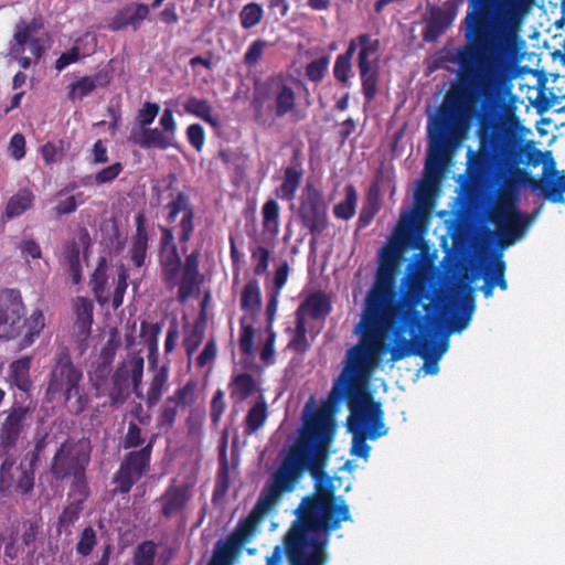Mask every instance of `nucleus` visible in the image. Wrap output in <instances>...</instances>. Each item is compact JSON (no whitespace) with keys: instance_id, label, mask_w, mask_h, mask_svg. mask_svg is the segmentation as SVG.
<instances>
[{"instance_id":"obj_41","label":"nucleus","mask_w":565,"mask_h":565,"mask_svg":"<svg viewBox=\"0 0 565 565\" xmlns=\"http://www.w3.org/2000/svg\"><path fill=\"white\" fill-rule=\"evenodd\" d=\"M264 234L268 237L276 236L279 231V205L276 201L269 200L263 207Z\"/></svg>"},{"instance_id":"obj_7","label":"nucleus","mask_w":565,"mask_h":565,"mask_svg":"<svg viewBox=\"0 0 565 565\" xmlns=\"http://www.w3.org/2000/svg\"><path fill=\"white\" fill-rule=\"evenodd\" d=\"M348 407L350 415L347 419V427L352 434L351 454L366 459L371 451L366 440H376L388 431L384 424L382 405L372 396H365L359 404L350 403Z\"/></svg>"},{"instance_id":"obj_56","label":"nucleus","mask_w":565,"mask_h":565,"mask_svg":"<svg viewBox=\"0 0 565 565\" xmlns=\"http://www.w3.org/2000/svg\"><path fill=\"white\" fill-rule=\"evenodd\" d=\"M225 408H226V404L224 401V392L222 390H217L211 401V408H210V417H211L212 425L214 427H216L220 424Z\"/></svg>"},{"instance_id":"obj_27","label":"nucleus","mask_w":565,"mask_h":565,"mask_svg":"<svg viewBox=\"0 0 565 565\" xmlns=\"http://www.w3.org/2000/svg\"><path fill=\"white\" fill-rule=\"evenodd\" d=\"M129 386L128 372L125 369H119L109 381L104 395L110 398L111 405H121L129 395Z\"/></svg>"},{"instance_id":"obj_32","label":"nucleus","mask_w":565,"mask_h":565,"mask_svg":"<svg viewBox=\"0 0 565 565\" xmlns=\"http://www.w3.org/2000/svg\"><path fill=\"white\" fill-rule=\"evenodd\" d=\"M257 390L254 377L249 374L242 373L233 376L230 383L231 397L241 402L252 396Z\"/></svg>"},{"instance_id":"obj_59","label":"nucleus","mask_w":565,"mask_h":565,"mask_svg":"<svg viewBox=\"0 0 565 565\" xmlns=\"http://www.w3.org/2000/svg\"><path fill=\"white\" fill-rule=\"evenodd\" d=\"M127 278H128V275H127L126 269L122 266H120L118 269L117 285H116V288H115V291L113 295V299H111L113 307L115 309L119 308L122 305L124 295L128 287Z\"/></svg>"},{"instance_id":"obj_19","label":"nucleus","mask_w":565,"mask_h":565,"mask_svg":"<svg viewBox=\"0 0 565 565\" xmlns=\"http://www.w3.org/2000/svg\"><path fill=\"white\" fill-rule=\"evenodd\" d=\"M167 209L169 210L168 222L170 224L177 223L179 239L182 243H186L194 228V212L188 199L183 194H179L174 201L167 205Z\"/></svg>"},{"instance_id":"obj_9","label":"nucleus","mask_w":565,"mask_h":565,"mask_svg":"<svg viewBox=\"0 0 565 565\" xmlns=\"http://www.w3.org/2000/svg\"><path fill=\"white\" fill-rule=\"evenodd\" d=\"M504 186L499 201L489 214L490 221L497 227L499 244L503 248L521 239L533 221L531 215L522 213L516 207L510 195L511 186Z\"/></svg>"},{"instance_id":"obj_6","label":"nucleus","mask_w":565,"mask_h":565,"mask_svg":"<svg viewBox=\"0 0 565 565\" xmlns=\"http://www.w3.org/2000/svg\"><path fill=\"white\" fill-rule=\"evenodd\" d=\"M282 495V462L278 463L270 481L265 486L249 515L241 521L227 543L218 542L210 565H230L228 557L233 547L253 540L259 523L277 513V504Z\"/></svg>"},{"instance_id":"obj_35","label":"nucleus","mask_w":565,"mask_h":565,"mask_svg":"<svg viewBox=\"0 0 565 565\" xmlns=\"http://www.w3.org/2000/svg\"><path fill=\"white\" fill-rule=\"evenodd\" d=\"M85 255L83 247L78 243L71 244L65 252V262L68 267L70 275L75 285L82 281L83 260Z\"/></svg>"},{"instance_id":"obj_38","label":"nucleus","mask_w":565,"mask_h":565,"mask_svg":"<svg viewBox=\"0 0 565 565\" xmlns=\"http://www.w3.org/2000/svg\"><path fill=\"white\" fill-rule=\"evenodd\" d=\"M159 111L160 106L158 104L150 102L145 103L137 113L136 121L130 131L129 139L137 136L141 130L149 128L150 125L154 121Z\"/></svg>"},{"instance_id":"obj_54","label":"nucleus","mask_w":565,"mask_h":565,"mask_svg":"<svg viewBox=\"0 0 565 565\" xmlns=\"http://www.w3.org/2000/svg\"><path fill=\"white\" fill-rule=\"evenodd\" d=\"M156 545L146 541L138 545L134 554V565H153Z\"/></svg>"},{"instance_id":"obj_15","label":"nucleus","mask_w":565,"mask_h":565,"mask_svg":"<svg viewBox=\"0 0 565 565\" xmlns=\"http://www.w3.org/2000/svg\"><path fill=\"white\" fill-rule=\"evenodd\" d=\"M24 305L18 290L6 289L0 292V338H15L24 326Z\"/></svg>"},{"instance_id":"obj_24","label":"nucleus","mask_w":565,"mask_h":565,"mask_svg":"<svg viewBox=\"0 0 565 565\" xmlns=\"http://www.w3.org/2000/svg\"><path fill=\"white\" fill-rule=\"evenodd\" d=\"M191 499L189 486H171L161 495V511L164 516H172L183 510Z\"/></svg>"},{"instance_id":"obj_11","label":"nucleus","mask_w":565,"mask_h":565,"mask_svg":"<svg viewBox=\"0 0 565 565\" xmlns=\"http://www.w3.org/2000/svg\"><path fill=\"white\" fill-rule=\"evenodd\" d=\"M359 53L358 68L361 79L362 94L367 103L375 99L379 93L380 66L379 58L371 61L372 55H376L380 50V40L373 39L371 34L363 33L358 35Z\"/></svg>"},{"instance_id":"obj_49","label":"nucleus","mask_w":565,"mask_h":565,"mask_svg":"<svg viewBox=\"0 0 565 565\" xmlns=\"http://www.w3.org/2000/svg\"><path fill=\"white\" fill-rule=\"evenodd\" d=\"M263 18V8L255 2L243 7L239 13L241 24L244 29H250L257 25Z\"/></svg>"},{"instance_id":"obj_26","label":"nucleus","mask_w":565,"mask_h":565,"mask_svg":"<svg viewBox=\"0 0 565 565\" xmlns=\"http://www.w3.org/2000/svg\"><path fill=\"white\" fill-rule=\"evenodd\" d=\"M303 153L295 147L290 163L285 168V199H292L303 175Z\"/></svg>"},{"instance_id":"obj_43","label":"nucleus","mask_w":565,"mask_h":565,"mask_svg":"<svg viewBox=\"0 0 565 565\" xmlns=\"http://www.w3.org/2000/svg\"><path fill=\"white\" fill-rule=\"evenodd\" d=\"M242 309L254 313L259 309L260 306V291L256 280H249L242 292L241 297Z\"/></svg>"},{"instance_id":"obj_62","label":"nucleus","mask_w":565,"mask_h":565,"mask_svg":"<svg viewBox=\"0 0 565 565\" xmlns=\"http://www.w3.org/2000/svg\"><path fill=\"white\" fill-rule=\"evenodd\" d=\"M351 71V61L338 55L333 66L334 78L343 84H347L349 82Z\"/></svg>"},{"instance_id":"obj_51","label":"nucleus","mask_w":565,"mask_h":565,"mask_svg":"<svg viewBox=\"0 0 565 565\" xmlns=\"http://www.w3.org/2000/svg\"><path fill=\"white\" fill-rule=\"evenodd\" d=\"M380 210V203L376 198L367 196L366 203L362 206L356 222L358 228L362 230L367 227Z\"/></svg>"},{"instance_id":"obj_22","label":"nucleus","mask_w":565,"mask_h":565,"mask_svg":"<svg viewBox=\"0 0 565 565\" xmlns=\"http://www.w3.org/2000/svg\"><path fill=\"white\" fill-rule=\"evenodd\" d=\"M199 284V254L193 252L186 257L182 276H179V284L177 285L179 286V300L185 301L194 292Z\"/></svg>"},{"instance_id":"obj_58","label":"nucleus","mask_w":565,"mask_h":565,"mask_svg":"<svg viewBox=\"0 0 565 565\" xmlns=\"http://www.w3.org/2000/svg\"><path fill=\"white\" fill-rule=\"evenodd\" d=\"M96 545V533L93 527H85L76 545V551L83 556H87Z\"/></svg>"},{"instance_id":"obj_25","label":"nucleus","mask_w":565,"mask_h":565,"mask_svg":"<svg viewBox=\"0 0 565 565\" xmlns=\"http://www.w3.org/2000/svg\"><path fill=\"white\" fill-rule=\"evenodd\" d=\"M331 312L330 298L322 291H317L309 295L296 311L297 318L309 316L312 319L324 318Z\"/></svg>"},{"instance_id":"obj_63","label":"nucleus","mask_w":565,"mask_h":565,"mask_svg":"<svg viewBox=\"0 0 565 565\" xmlns=\"http://www.w3.org/2000/svg\"><path fill=\"white\" fill-rule=\"evenodd\" d=\"M204 332L202 327L195 326L190 334L184 339V348L189 358H191L203 341Z\"/></svg>"},{"instance_id":"obj_16","label":"nucleus","mask_w":565,"mask_h":565,"mask_svg":"<svg viewBox=\"0 0 565 565\" xmlns=\"http://www.w3.org/2000/svg\"><path fill=\"white\" fill-rule=\"evenodd\" d=\"M299 215L311 233H320L327 225V204L323 194L310 182L302 189Z\"/></svg>"},{"instance_id":"obj_55","label":"nucleus","mask_w":565,"mask_h":565,"mask_svg":"<svg viewBox=\"0 0 565 565\" xmlns=\"http://www.w3.org/2000/svg\"><path fill=\"white\" fill-rule=\"evenodd\" d=\"M122 369L128 372V380L134 385L135 391H137L142 379L143 359L141 356H132L127 366H124Z\"/></svg>"},{"instance_id":"obj_33","label":"nucleus","mask_w":565,"mask_h":565,"mask_svg":"<svg viewBox=\"0 0 565 565\" xmlns=\"http://www.w3.org/2000/svg\"><path fill=\"white\" fill-rule=\"evenodd\" d=\"M344 193V200L334 205L333 215L339 220L349 221L355 215L359 195L353 184H348Z\"/></svg>"},{"instance_id":"obj_14","label":"nucleus","mask_w":565,"mask_h":565,"mask_svg":"<svg viewBox=\"0 0 565 565\" xmlns=\"http://www.w3.org/2000/svg\"><path fill=\"white\" fill-rule=\"evenodd\" d=\"M178 125L173 116V110L166 107L159 119V127L147 128L138 132L130 140L143 149L156 148L164 150L175 148Z\"/></svg>"},{"instance_id":"obj_30","label":"nucleus","mask_w":565,"mask_h":565,"mask_svg":"<svg viewBox=\"0 0 565 565\" xmlns=\"http://www.w3.org/2000/svg\"><path fill=\"white\" fill-rule=\"evenodd\" d=\"M104 354L103 361L94 364L89 372V380L99 396L106 393L107 385L110 381L108 376L110 374V360L114 354L113 349H110L109 352L108 349H104Z\"/></svg>"},{"instance_id":"obj_21","label":"nucleus","mask_w":565,"mask_h":565,"mask_svg":"<svg viewBox=\"0 0 565 565\" xmlns=\"http://www.w3.org/2000/svg\"><path fill=\"white\" fill-rule=\"evenodd\" d=\"M149 8L142 3H130L119 10L109 23L111 31L121 30L128 25L137 30L141 22L147 19Z\"/></svg>"},{"instance_id":"obj_12","label":"nucleus","mask_w":565,"mask_h":565,"mask_svg":"<svg viewBox=\"0 0 565 565\" xmlns=\"http://www.w3.org/2000/svg\"><path fill=\"white\" fill-rule=\"evenodd\" d=\"M41 29L42 23L36 19L30 23L21 21L15 26L10 54L23 68H28L31 65V57L23 55L26 51L30 52L31 56L39 58L45 49L47 39L46 34L41 32Z\"/></svg>"},{"instance_id":"obj_23","label":"nucleus","mask_w":565,"mask_h":565,"mask_svg":"<svg viewBox=\"0 0 565 565\" xmlns=\"http://www.w3.org/2000/svg\"><path fill=\"white\" fill-rule=\"evenodd\" d=\"M29 409L26 407H13L0 429V441L6 447L15 445L22 429L23 423L28 415Z\"/></svg>"},{"instance_id":"obj_8","label":"nucleus","mask_w":565,"mask_h":565,"mask_svg":"<svg viewBox=\"0 0 565 565\" xmlns=\"http://www.w3.org/2000/svg\"><path fill=\"white\" fill-rule=\"evenodd\" d=\"M427 329V316H425V328L422 330L405 328H394L393 345L390 350L391 361L397 362L411 355L420 356L424 362V369L427 374H437L439 371L438 362L448 350V342L437 341L425 333Z\"/></svg>"},{"instance_id":"obj_1","label":"nucleus","mask_w":565,"mask_h":565,"mask_svg":"<svg viewBox=\"0 0 565 565\" xmlns=\"http://www.w3.org/2000/svg\"><path fill=\"white\" fill-rule=\"evenodd\" d=\"M512 73L495 84L478 78L473 83L452 86L429 117L428 149L425 169L440 173L451 152L467 139L471 120L476 117V96L481 98V114L477 136L479 148L467 152V171L471 179L501 188L512 186L510 175L527 184L552 203H564V174L555 169L550 151L526 148L512 119L505 114L511 95Z\"/></svg>"},{"instance_id":"obj_39","label":"nucleus","mask_w":565,"mask_h":565,"mask_svg":"<svg viewBox=\"0 0 565 565\" xmlns=\"http://www.w3.org/2000/svg\"><path fill=\"white\" fill-rule=\"evenodd\" d=\"M169 380V371L167 365H162L154 374L150 387L147 392V403L152 406L156 405L162 397L167 390Z\"/></svg>"},{"instance_id":"obj_45","label":"nucleus","mask_w":565,"mask_h":565,"mask_svg":"<svg viewBox=\"0 0 565 565\" xmlns=\"http://www.w3.org/2000/svg\"><path fill=\"white\" fill-rule=\"evenodd\" d=\"M138 222L141 223V216H138ZM147 241L148 237L146 231L141 227V224H138L131 247V259L137 267H140L145 263Z\"/></svg>"},{"instance_id":"obj_3","label":"nucleus","mask_w":565,"mask_h":565,"mask_svg":"<svg viewBox=\"0 0 565 565\" xmlns=\"http://www.w3.org/2000/svg\"><path fill=\"white\" fill-rule=\"evenodd\" d=\"M495 0H469L463 20L467 43L457 49L460 84L478 78L495 84L513 72L518 56V34L510 21L492 24Z\"/></svg>"},{"instance_id":"obj_28","label":"nucleus","mask_w":565,"mask_h":565,"mask_svg":"<svg viewBox=\"0 0 565 565\" xmlns=\"http://www.w3.org/2000/svg\"><path fill=\"white\" fill-rule=\"evenodd\" d=\"M161 265L166 281L171 288L175 287L181 271V258L175 246L161 248Z\"/></svg>"},{"instance_id":"obj_10","label":"nucleus","mask_w":565,"mask_h":565,"mask_svg":"<svg viewBox=\"0 0 565 565\" xmlns=\"http://www.w3.org/2000/svg\"><path fill=\"white\" fill-rule=\"evenodd\" d=\"M89 457V447L85 440H66L53 458L52 473L61 479L73 477L76 484L82 486Z\"/></svg>"},{"instance_id":"obj_60","label":"nucleus","mask_w":565,"mask_h":565,"mask_svg":"<svg viewBox=\"0 0 565 565\" xmlns=\"http://www.w3.org/2000/svg\"><path fill=\"white\" fill-rule=\"evenodd\" d=\"M195 385L192 382L186 383L183 387L177 390L170 398H173L181 407L191 405L194 402Z\"/></svg>"},{"instance_id":"obj_34","label":"nucleus","mask_w":565,"mask_h":565,"mask_svg":"<svg viewBox=\"0 0 565 565\" xmlns=\"http://www.w3.org/2000/svg\"><path fill=\"white\" fill-rule=\"evenodd\" d=\"M34 201L32 191L22 189L12 195L6 207V215L9 218L18 217L28 211Z\"/></svg>"},{"instance_id":"obj_2","label":"nucleus","mask_w":565,"mask_h":565,"mask_svg":"<svg viewBox=\"0 0 565 565\" xmlns=\"http://www.w3.org/2000/svg\"><path fill=\"white\" fill-rule=\"evenodd\" d=\"M337 423L327 407L303 411L295 443L285 451V493L309 472L316 480L315 493L301 499L294 511L296 520L285 534V556L290 565H327L331 532L343 521H352L349 505L334 495L331 478L324 472L334 440Z\"/></svg>"},{"instance_id":"obj_20","label":"nucleus","mask_w":565,"mask_h":565,"mask_svg":"<svg viewBox=\"0 0 565 565\" xmlns=\"http://www.w3.org/2000/svg\"><path fill=\"white\" fill-rule=\"evenodd\" d=\"M454 19L455 13L451 10H445L438 6L429 7L428 15L424 19V40L427 42L436 41L447 31Z\"/></svg>"},{"instance_id":"obj_4","label":"nucleus","mask_w":565,"mask_h":565,"mask_svg":"<svg viewBox=\"0 0 565 565\" xmlns=\"http://www.w3.org/2000/svg\"><path fill=\"white\" fill-rule=\"evenodd\" d=\"M394 262L385 260L376 273L374 287L369 292L365 302V317L384 322L387 329L405 328L422 330L425 328V315L417 310L427 290L420 284H412L405 296V303L395 299Z\"/></svg>"},{"instance_id":"obj_47","label":"nucleus","mask_w":565,"mask_h":565,"mask_svg":"<svg viewBox=\"0 0 565 565\" xmlns=\"http://www.w3.org/2000/svg\"><path fill=\"white\" fill-rule=\"evenodd\" d=\"M495 287L501 290L508 289V281L505 279L507 264L501 254H498L486 267Z\"/></svg>"},{"instance_id":"obj_46","label":"nucleus","mask_w":565,"mask_h":565,"mask_svg":"<svg viewBox=\"0 0 565 565\" xmlns=\"http://www.w3.org/2000/svg\"><path fill=\"white\" fill-rule=\"evenodd\" d=\"M122 164L120 162H115L98 172H96L93 175H89L85 178L84 184H95V185H102L105 183L113 182L121 172H122Z\"/></svg>"},{"instance_id":"obj_36","label":"nucleus","mask_w":565,"mask_h":565,"mask_svg":"<svg viewBox=\"0 0 565 565\" xmlns=\"http://www.w3.org/2000/svg\"><path fill=\"white\" fill-rule=\"evenodd\" d=\"M30 367L31 358L29 356L19 359L10 365L12 381L14 385L23 392H28L32 384L30 380Z\"/></svg>"},{"instance_id":"obj_44","label":"nucleus","mask_w":565,"mask_h":565,"mask_svg":"<svg viewBox=\"0 0 565 565\" xmlns=\"http://www.w3.org/2000/svg\"><path fill=\"white\" fill-rule=\"evenodd\" d=\"M473 310H475L473 299L467 298L463 301L460 310L456 311L452 315V319L450 321L451 330L455 332H461L465 329H467L468 326L470 324Z\"/></svg>"},{"instance_id":"obj_29","label":"nucleus","mask_w":565,"mask_h":565,"mask_svg":"<svg viewBox=\"0 0 565 565\" xmlns=\"http://www.w3.org/2000/svg\"><path fill=\"white\" fill-rule=\"evenodd\" d=\"M183 107L188 114L201 118L213 128L220 127V117L214 114L212 105L206 99L192 96L186 99Z\"/></svg>"},{"instance_id":"obj_31","label":"nucleus","mask_w":565,"mask_h":565,"mask_svg":"<svg viewBox=\"0 0 565 565\" xmlns=\"http://www.w3.org/2000/svg\"><path fill=\"white\" fill-rule=\"evenodd\" d=\"M76 323L75 328L79 335L87 337L93 322V303L90 300L78 297L75 300Z\"/></svg>"},{"instance_id":"obj_5","label":"nucleus","mask_w":565,"mask_h":565,"mask_svg":"<svg viewBox=\"0 0 565 565\" xmlns=\"http://www.w3.org/2000/svg\"><path fill=\"white\" fill-rule=\"evenodd\" d=\"M359 328H361V343L348 351L343 371L334 381L329 394L330 403L335 405L342 402L359 404L363 397L372 396L364 392L369 360L381 351L384 331L388 329L384 322L365 316Z\"/></svg>"},{"instance_id":"obj_52","label":"nucleus","mask_w":565,"mask_h":565,"mask_svg":"<svg viewBox=\"0 0 565 565\" xmlns=\"http://www.w3.org/2000/svg\"><path fill=\"white\" fill-rule=\"evenodd\" d=\"M329 65V56H321L311 61L306 67V76L313 83H319L326 76Z\"/></svg>"},{"instance_id":"obj_18","label":"nucleus","mask_w":565,"mask_h":565,"mask_svg":"<svg viewBox=\"0 0 565 565\" xmlns=\"http://www.w3.org/2000/svg\"><path fill=\"white\" fill-rule=\"evenodd\" d=\"M151 441L142 449L131 451L115 477L116 490L127 493L146 472L151 454Z\"/></svg>"},{"instance_id":"obj_42","label":"nucleus","mask_w":565,"mask_h":565,"mask_svg":"<svg viewBox=\"0 0 565 565\" xmlns=\"http://www.w3.org/2000/svg\"><path fill=\"white\" fill-rule=\"evenodd\" d=\"M267 418V407L265 402L256 403L247 413L245 418V434L256 433Z\"/></svg>"},{"instance_id":"obj_57","label":"nucleus","mask_w":565,"mask_h":565,"mask_svg":"<svg viewBox=\"0 0 565 565\" xmlns=\"http://www.w3.org/2000/svg\"><path fill=\"white\" fill-rule=\"evenodd\" d=\"M275 285L277 290L271 296L267 308H266V315L269 322V326L273 322L274 316L277 312L278 309V296H279V289L282 287V266L277 267L276 275H275Z\"/></svg>"},{"instance_id":"obj_50","label":"nucleus","mask_w":565,"mask_h":565,"mask_svg":"<svg viewBox=\"0 0 565 565\" xmlns=\"http://www.w3.org/2000/svg\"><path fill=\"white\" fill-rule=\"evenodd\" d=\"M308 348L306 320L296 317V329L294 338L288 343V349L302 353Z\"/></svg>"},{"instance_id":"obj_40","label":"nucleus","mask_w":565,"mask_h":565,"mask_svg":"<svg viewBox=\"0 0 565 565\" xmlns=\"http://www.w3.org/2000/svg\"><path fill=\"white\" fill-rule=\"evenodd\" d=\"M105 81L100 74L95 76H84L70 86V97L82 100L90 94L98 85H104Z\"/></svg>"},{"instance_id":"obj_37","label":"nucleus","mask_w":565,"mask_h":565,"mask_svg":"<svg viewBox=\"0 0 565 565\" xmlns=\"http://www.w3.org/2000/svg\"><path fill=\"white\" fill-rule=\"evenodd\" d=\"M106 259L102 258L98 266L93 273L90 285L95 294L96 300L104 305L109 300V292L107 291V274H106Z\"/></svg>"},{"instance_id":"obj_64","label":"nucleus","mask_w":565,"mask_h":565,"mask_svg":"<svg viewBox=\"0 0 565 565\" xmlns=\"http://www.w3.org/2000/svg\"><path fill=\"white\" fill-rule=\"evenodd\" d=\"M17 481L15 488L22 493L29 492L33 488V473L31 470L19 466L15 468Z\"/></svg>"},{"instance_id":"obj_17","label":"nucleus","mask_w":565,"mask_h":565,"mask_svg":"<svg viewBox=\"0 0 565 565\" xmlns=\"http://www.w3.org/2000/svg\"><path fill=\"white\" fill-rule=\"evenodd\" d=\"M151 441L142 449L131 451L115 477L116 490L127 493L146 472L151 454Z\"/></svg>"},{"instance_id":"obj_13","label":"nucleus","mask_w":565,"mask_h":565,"mask_svg":"<svg viewBox=\"0 0 565 565\" xmlns=\"http://www.w3.org/2000/svg\"><path fill=\"white\" fill-rule=\"evenodd\" d=\"M82 377V372L73 364L70 355L61 350L55 356L47 392L53 396L61 394L64 401H68L78 393V384Z\"/></svg>"},{"instance_id":"obj_48","label":"nucleus","mask_w":565,"mask_h":565,"mask_svg":"<svg viewBox=\"0 0 565 565\" xmlns=\"http://www.w3.org/2000/svg\"><path fill=\"white\" fill-rule=\"evenodd\" d=\"M25 323L28 327V332L22 341V347L24 348L31 345L35 338H38L43 330L45 326V318L43 312L41 310L33 311Z\"/></svg>"},{"instance_id":"obj_61","label":"nucleus","mask_w":565,"mask_h":565,"mask_svg":"<svg viewBox=\"0 0 565 565\" xmlns=\"http://www.w3.org/2000/svg\"><path fill=\"white\" fill-rule=\"evenodd\" d=\"M81 508L79 504H70L62 512L58 520V532L66 531L73 525L79 518Z\"/></svg>"},{"instance_id":"obj_53","label":"nucleus","mask_w":565,"mask_h":565,"mask_svg":"<svg viewBox=\"0 0 565 565\" xmlns=\"http://www.w3.org/2000/svg\"><path fill=\"white\" fill-rule=\"evenodd\" d=\"M15 462L11 457H7L0 467V487L2 490L12 488L17 481Z\"/></svg>"}]
</instances>
